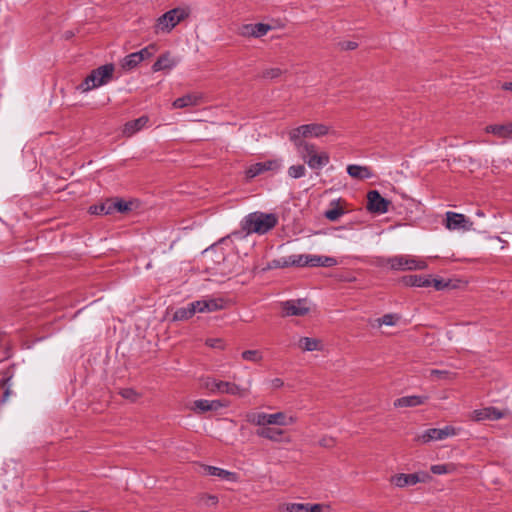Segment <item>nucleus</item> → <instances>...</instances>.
<instances>
[{
    "instance_id": "obj_47",
    "label": "nucleus",
    "mask_w": 512,
    "mask_h": 512,
    "mask_svg": "<svg viewBox=\"0 0 512 512\" xmlns=\"http://www.w3.org/2000/svg\"><path fill=\"white\" fill-rule=\"evenodd\" d=\"M200 500L204 501L206 505H216L218 503V498L215 495H203Z\"/></svg>"
},
{
    "instance_id": "obj_1",
    "label": "nucleus",
    "mask_w": 512,
    "mask_h": 512,
    "mask_svg": "<svg viewBox=\"0 0 512 512\" xmlns=\"http://www.w3.org/2000/svg\"><path fill=\"white\" fill-rule=\"evenodd\" d=\"M278 224V217L274 213L252 212L243 218L241 228L246 234L264 235Z\"/></svg>"
},
{
    "instance_id": "obj_33",
    "label": "nucleus",
    "mask_w": 512,
    "mask_h": 512,
    "mask_svg": "<svg viewBox=\"0 0 512 512\" xmlns=\"http://www.w3.org/2000/svg\"><path fill=\"white\" fill-rule=\"evenodd\" d=\"M111 214L115 211L124 213L131 210V203L122 199L110 200Z\"/></svg>"
},
{
    "instance_id": "obj_18",
    "label": "nucleus",
    "mask_w": 512,
    "mask_h": 512,
    "mask_svg": "<svg viewBox=\"0 0 512 512\" xmlns=\"http://www.w3.org/2000/svg\"><path fill=\"white\" fill-rule=\"evenodd\" d=\"M196 309L199 313L214 312L222 310L225 307V301L222 298H210L197 300Z\"/></svg>"
},
{
    "instance_id": "obj_50",
    "label": "nucleus",
    "mask_w": 512,
    "mask_h": 512,
    "mask_svg": "<svg viewBox=\"0 0 512 512\" xmlns=\"http://www.w3.org/2000/svg\"><path fill=\"white\" fill-rule=\"evenodd\" d=\"M278 268H281L279 258L269 261L267 263V266L263 270L267 271V270L278 269Z\"/></svg>"
},
{
    "instance_id": "obj_42",
    "label": "nucleus",
    "mask_w": 512,
    "mask_h": 512,
    "mask_svg": "<svg viewBox=\"0 0 512 512\" xmlns=\"http://www.w3.org/2000/svg\"><path fill=\"white\" fill-rule=\"evenodd\" d=\"M344 214V209L339 207V206H336L334 208H331L329 210H327L324 215L325 217L330 220V221H336L339 219L340 216H342Z\"/></svg>"
},
{
    "instance_id": "obj_24",
    "label": "nucleus",
    "mask_w": 512,
    "mask_h": 512,
    "mask_svg": "<svg viewBox=\"0 0 512 512\" xmlns=\"http://www.w3.org/2000/svg\"><path fill=\"white\" fill-rule=\"evenodd\" d=\"M347 173L350 177L364 180L373 177V172L367 166H361L356 164H350L347 166Z\"/></svg>"
},
{
    "instance_id": "obj_4",
    "label": "nucleus",
    "mask_w": 512,
    "mask_h": 512,
    "mask_svg": "<svg viewBox=\"0 0 512 512\" xmlns=\"http://www.w3.org/2000/svg\"><path fill=\"white\" fill-rule=\"evenodd\" d=\"M246 421L250 424L261 427H269V425L288 426L295 423V417H288L283 412L268 414L265 412H249L245 416Z\"/></svg>"
},
{
    "instance_id": "obj_2",
    "label": "nucleus",
    "mask_w": 512,
    "mask_h": 512,
    "mask_svg": "<svg viewBox=\"0 0 512 512\" xmlns=\"http://www.w3.org/2000/svg\"><path fill=\"white\" fill-rule=\"evenodd\" d=\"M203 385L211 394H227L230 396L244 398L251 392L252 379H248L246 385L242 386L235 382L222 381L213 377H208L205 379Z\"/></svg>"
},
{
    "instance_id": "obj_25",
    "label": "nucleus",
    "mask_w": 512,
    "mask_h": 512,
    "mask_svg": "<svg viewBox=\"0 0 512 512\" xmlns=\"http://www.w3.org/2000/svg\"><path fill=\"white\" fill-rule=\"evenodd\" d=\"M310 267H333L338 264L336 258L325 255L310 254Z\"/></svg>"
},
{
    "instance_id": "obj_14",
    "label": "nucleus",
    "mask_w": 512,
    "mask_h": 512,
    "mask_svg": "<svg viewBox=\"0 0 512 512\" xmlns=\"http://www.w3.org/2000/svg\"><path fill=\"white\" fill-rule=\"evenodd\" d=\"M271 29V25L264 23L243 24L238 28L237 34L242 37L260 38L265 36Z\"/></svg>"
},
{
    "instance_id": "obj_48",
    "label": "nucleus",
    "mask_w": 512,
    "mask_h": 512,
    "mask_svg": "<svg viewBox=\"0 0 512 512\" xmlns=\"http://www.w3.org/2000/svg\"><path fill=\"white\" fill-rule=\"evenodd\" d=\"M342 50H354L358 47V44L354 41H344L339 43Z\"/></svg>"
},
{
    "instance_id": "obj_28",
    "label": "nucleus",
    "mask_w": 512,
    "mask_h": 512,
    "mask_svg": "<svg viewBox=\"0 0 512 512\" xmlns=\"http://www.w3.org/2000/svg\"><path fill=\"white\" fill-rule=\"evenodd\" d=\"M196 312H198L196 302L193 301L185 307L178 308L173 315V319L177 321L188 320L194 316Z\"/></svg>"
},
{
    "instance_id": "obj_12",
    "label": "nucleus",
    "mask_w": 512,
    "mask_h": 512,
    "mask_svg": "<svg viewBox=\"0 0 512 512\" xmlns=\"http://www.w3.org/2000/svg\"><path fill=\"white\" fill-rule=\"evenodd\" d=\"M445 226L449 230L469 231L472 229L473 223L463 214L448 211Z\"/></svg>"
},
{
    "instance_id": "obj_11",
    "label": "nucleus",
    "mask_w": 512,
    "mask_h": 512,
    "mask_svg": "<svg viewBox=\"0 0 512 512\" xmlns=\"http://www.w3.org/2000/svg\"><path fill=\"white\" fill-rule=\"evenodd\" d=\"M283 316H304L309 313L310 308L306 299L288 300L281 303Z\"/></svg>"
},
{
    "instance_id": "obj_13",
    "label": "nucleus",
    "mask_w": 512,
    "mask_h": 512,
    "mask_svg": "<svg viewBox=\"0 0 512 512\" xmlns=\"http://www.w3.org/2000/svg\"><path fill=\"white\" fill-rule=\"evenodd\" d=\"M281 168V162L279 160L273 159L265 162H257L251 164L245 171L246 177L248 179H253L258 175L267 172V171H276Z\"/></svg>"
},
{
    "instance_id": "obj_29",
    "label": "nucleus",
    "mask_w": 512,
    "mask_h": 512,
    "mask_svg": "<svg viewBox=\"0 0 512 512\" xmlns=\"http://www.w3.org/2000/svg\"><path fill=\"white\" fill-rule=\"evenodd\" d=\"M403 281L411 287H430L432 284L430 277L422 275H409L404 277Z\"/></svg>"
},
{
    "instance_id": "obj_3",
    "label": "nucleus",
    "mask_w": 512,
    "mask_h": 512,
    "mask_svg": "<svg viewBox=\"0 0 512 512\" xmlns=\"http://www.w3.org/2000/svg\"><path fill=\"white\" fill-rule=\"evenodd\" d=\"M115 67L112 63L102 65L94 70L77 86V90L87 93L108 84L113 79Z\"/></svg>"
},
{
    "instance_id": "obj_22",
    "label": "nucleus",
    "mask_w": 512,
    "mask_h": 512,
    "mask_svg": "<svg viewBox=\"0 0 512 512\" xmlns=\"http://www.w3.org/2000/svg\"><path fill=\"white\" fill-rule=\"evenodd\" d=\"M428 400V396L422 395H409L397 398L394 401V407L403 408V407H416L424 404Z\"/></svg>"
},
{
    "instance_id": "obj_20",
    "label": "nucleus",
    "mask_w": 512,
    "mask_h": 512,
    "mask_svg": "<svg viewBox=\"0 0 512 512\" xmlns=\"http://www.w3.org/2000/svg\"><path fill=\"white\" fill-rule=\"evenodd\" d=\"M148 122H149V117L146 115H143L137 119L128 121L124 125L123 134L126 137H131L134 134H136L137 132H139L140 130H142L144 127H146Z\"/></svg>"
},
{
    "instance_id": "obj_23",
    "label": "nucleus",
    "mask_w": 512,
    "mask_h": 512,
    "mask_svg": "<svg viewBox=\"0 0 512 512\" xmlns=\"http://www.w3.org/2000/svg\"><path fill=\"white\" fill-rule=\"evenodd\" d=\"M485 132L498 138H512V122L505 124H492L485 127Z\"/></svg>"
},
{
    "instance_id": "obj_39",
    "label": "nucleus",
    "mask_w": 512,
    "mask_h": 512,
    "mask_svg": "<svg viewBox=\"0 0 512 512\" xmlns=\"http://www.w3.org/2000/svg\"><path fill=\"white\" fill-rule=\"evenodd\" d=\"M119 394L130 402H136L140 398V394L133 388H121Z\"/></svg>"
},
{
    "instance_id": "obj_32",
    "label": "nucleus",
    "mask_w": 512,
    "mask_h": 512,
    "mask_svg": "<svg viewBox=\"0 0 512 512\" xmlns=\"http://www.w3.org/2000/svg\"><path fill=\"white\" fill-rule=\"evenodd\" d=\"M430 470L436 475L450 474L456 471V465L454 463L436 464L432 465Z\"/></svg>"
},
{
    "instance_id": "obj_17",
    "label": "nucleus",
    "mask_w": 512,
    "mask_h": 512,
    "mask_svg": "<svg viewBox=\"0 0 512 512\" xmlns=\"http://www.w3.org/2000/svg\"><path fill=\"white\" fill-rule=\"evenodd\" d=\"M180 62V58L172 56L170 52L160 55L157 61L152 65L153 72L171 71Z\"/></svg>"
},
{
    "instance_id": "obj_38",
    "label": "nucleus",
    "mask_w": 512,
    "mask_h": 512,
    "mask_svg": "<svg viewBox=\"0 0 512 512\" xmlns=\"http://www.w3.org/2000/svg\"><path fill=\"white\" fill-rule=\"evenodd\" d=\"M310 254H293L292 261L295 267H310Z\"/></svg>"
},
{
    "instance_id": "obj_15",
    "label": "nucleus",
    "mask_w": 512,
    "mask_h": 512,
    "mask_svg": "<svg viewBox=\"0 0 512 512\" xmlns=\"http://www.w3.org/2000/svg\"><path fill=\"white\" fill-rule=\"evenodd\" d=\"M256 435L258 437L270 440L272 442H286L289 443L291 441L290 437L285 434V431L280 428L274 427H261L257 429Z\"/></svg>"
},
{
    "instance_id": "obj_35",
    "label": "nucleus",
    "mask_w": 512,
    "mask_h": 512,
    "mask_svg": "<svg viewBox=\"0 0 512 512\" xmlns=\"http://www.w3.org/2000/svg\"><path fill=\"white\" fill-rule=\"evenodd\" d=\"M241 357L245 361L259 363L263 359V355L259 350H246L243 351Z\"/></svg>"
},
{
    "instance_id": "obj_7",
    "label": "nucleus",
    "mask_w": 512,
    "mask_h": 512,
    "mask_svg": "<svg viewBox=\"0 0 512 512\" xmlns=\"http://www.w3.org/2000/svg\"><path fill=\"white\" fill-rule=\"evenodd\" d=\"M189 12L181 7L171 9L157 20L156 31L170 32L178 23L187 18Z\"/></svg>"
},
{
    "instance_id": "obj_51",
    "label": "nucleus",
    "mask_w": 512,
    "mask_h": 512,
    "mask_svg": "<svg viewBox=\"0 0 512 512\" xmlns=\"http://www.w3.org/2000/svg\"><path fill=\"white\" fill-rule=\"evenodd\" d=\"M431 281H432L431 286H433L437 291H440L448 286L446 283H444L442 280H439V279H431Z\"/></svg>"
},
{
    "instance_id": "obj_56",
    "label": "nucleus",
    "mask_w": 512,
    "mask_h": 512,
    "mask_svg": "<svg viewBox=\"0 0 512 512\" xmlns=\"http://www.w3.org/2000/svg\"><path fill=\"white\" fill-rule=\"evenodd\" d=\"M502 89L512 92V82H505L502 84Z\"/></svg>"
},
{
    "instance_id": "obj_44",
    "label": "nucleus",
    "mask_w": 512,
    "mask_h": 512,
    "mask_svg": "<svg viewBox=\"0 0 512 512\" xmlns=\"http://www.w3.org/2000/svg\"><path fill=\"white\" fill-rule=\"evenodd\" d=\"M282 74L280 68H269L263 71L262 77L265 79H275Z\"/></svg>"
},
{
    "instance_id": "obj_41",
    "label": "nucleus",
    "mask_w": 512,
    "mask_h": 512,
    "mask_svg": "<svg viewBox=\"0 0 512 512\" xmlns=\"http://www.w3.org/2000/svg\"><path fill=\"white\" fill-rule=\"evenodd\" d=\"M157 48L155 44H150L146 46L145 48L141 49L140 51H137V55L139 56L141 61H144L145 59H148L154 55Z\"/></svg>"
},
{
    "instance_id": "obj_52",
    "label": "nucleus",
    "mask_w": 512,
    "mask_h": 512,
    "mask_svg": "<svg viewBox=\"0 0 512 512\" xmlns=\"http://www.w3.org/2000/svg\"><path fill=\"white\" fill-rule=\"evenodd\" d=\"M448 374H449V372L445 371V370L433 369L430 371V375L432 377H437V378H445Z\"/></svg>"
},
{
    "instance_id": "obj_57",
    "label": "nucleus",
    "mask_w": 512,
    "mask_h": 512,
    "mask_svg": "<svg viewBox=\"0 0 512 512\" xmlns=\"http://www.w3.org/2000/svg\"><path fill=\"white\" fill-rule=\"evenodd\" d=\"M477 215L482 216V215H483V213H482V212H480V211H478V212H477Z\"/></svg>"
},
{
    "instance_id": "obj_54",
    "label": "nucleus",
    "mask_w": 512,
    "mask_h": 512,
    "mask_svg": "<svg viewBox=\"0 0 512 512\" xmlns=\"http://www.w3.org/2000/svg\"><path fill=\"white\" fill-rule=\"evenodd\" d=\"M284 385V382L280 378H274L271 380V386L275 389L281 388Z\"/></svg>"
},
{
    "instance_id": "obj_53",
    "label": "nucleus",
    "mask_w": 512,
    "mask_h": 512,
    "mask_svg": "<svg viewBox=\"0 0 512 512\" xmlns=\"http://www.w3.org/2000/svg\"><path fill=\"white\" fill-rule=\"evenodd\" d=\"M308 512H322L321 504H309L306 503Z\"/></svg>"
},
{
    "instance_id": "obj_43",
    "label": "nucleus",
    "mask_w": 512,
    "mask_h": 512,
    "mask_svg": "<svg viewBox=\"0 0 512 512\" xmlns=\"http://www.w3.org/2000/svg\"><path fill=\"white\" fill-rule=\"evenodd\" d=\"M399 320V316L396 314H385L381 318L378 319V324L381 325H387V326H393L396 324V322Z\"/></svg>"
},
{
    "instance_id": "obj_31",
    "label": "nucleus",
    "mask_w": 512,
    "mask_h": 512,
    "mask_svg": "<svg viewBox=\"0 0 512 512\" xmlns=\"http://www.w3.org/2000/svg\"><path fill=\"white\" fill-rule=\"evenodd\" d=\"M142 61L140 60L139 56L136 52L130 53L127 56H125L121 61V67L126 70L130 71L134 68H136Z\"/></svg>"
},
{
    "instance_id": "obj_30",
    "label": "nucleus",
    "mask_w": 512,
    "mask_h": 512,
    "mask_svg": "<svg viewBox=\"0 0 512 512\" xmlns=\"http://www.w3.org/2000/svg\"><path fill=\"white\" fill-rule=\"evenodd\" d=\"M299 347L307 352L321 350V342L316 338L302 337L299 340Z\"/></svg>"
},
{
    "instance_id": "obj_37",
    "label": "nucleus",
    "mask_w": 512,
    "mask_h": 512,
    "mask_svg": "<svg viewBox=\"0 0 512 512\" xmlns=\"http://www.w3.org/2000/svg\"><path fill=\"white\" fill-rule=\"evenodd\" d=\"M192 410L197 414L210 411L209 400L198 399L193 402Z\"/></svg>"
},
{
    "instance_id": "obj_26",
    "label": "nucleus",
    "mask_w": 512,
    "mask_h": 512,
    "mask_svg": "<svg viewBox=\"0 0 512 512\" xmlns=\"http://www.w3.org/2000/svg\"><path fill=\"white\" fill-rule=\"evenodd\" d=\"M204 469H205V472H206L207 475L216 476V477H219L222 480L232 481L233 482V481H236V479H237L236 473L230 472L228 470H225V469H222V468H219V467L205 466Z\"/></svg>"
},
{
    "instance_id": "obj_46",
    "label": "nucleus",
    "mask_w": 512,
    "mask_h": 512,
    "mask_svg": "<svg viewBox=\"0 0 512 512\" xmlns=\"http://www.w3.org/2000/svg\"><path fill=\"white\" fill-rule=\"evenodd\" d=\"M210 411H216L220 408L226 407L227 403L221 400H209Z\"/></svg>"
},
{
    "instance_id": "obj_8",
    "label": "nucleus",
    "mask_w": 512,
    "mask_h": 512,
    "mask_svg": "<svg viewBox=\"0 0 512 512\" xmlns=\"http://www.w3.org/2000/svg\"><path fill=\"white\" fill-rule=\"evenodd\" d=\"M388 264L393 270H424L427 268V263L415 256L411 255H397L388 259Z\"/></svg>"
},
{
    "instance_id": "obj_9",
    "label": "nucleus",
    "mask_w": 512,
    "mask_h": 512,
    "mask_svg": "<svg viewBox=\"0 0 512 512\" xmlns=\"http://www.w3.org/2000/svg\"><path fill=\"white\" fill-rule=\"evenodd\" d=\"M458 429L453 426L447 425L444 428H430L423 432L420 439L423 443L431 441L444 440L448 437L457 435Z\"/></svg>"
},
{
    "instance_id": "obj_45",
    "label": "nucleus",
    "mask_w": 512,
    "mask_h": 512,
    "mask_svg": "<svg viewBox=\"0 0 512 512\" xmlns=\"http://www.w3.org/2000/svg\"><path fill=\"white\" fill-rule=\"evenodd\" d=\"M206 345L211 348L224 349V341L220 338H210L206 340Z\"/></svg>"
},
{
    "instance_id": "obj_34",
    "label": "nucleus",
    "mask_w": 512,
    "mask_h": 512,
    "mask_svg": "<svg viewBox=\"0 0 512 512\" xmlns=\"http://www.w3.org/2000/svg\"><path fill=\"white\" fill-rule=\"evenodd\" d=\"M279 512H308L306 503H287L279 507Z\"/></svg>"
},
{
    "instance_id": "obj_10",
    "label": "nucleus",
    "mask_w": 512,
    "mask_h": 512,
    "mask_svg": "<svg viewBox=\"0 0 512 512\" xmlns=\"http://www.w3.org/2000/svg\"><path fill=\"white\" fill-rule=\"evenodd\" d=\"M391 202L384 197L377 190H371L367 193V209L376 214H384L388 212Z\"/></svg>"
},
{
    "instance_id": "obj_40",
    "label": "nucleus",
    "mask_w": 512,
    "mask_h": 512,
    "mask_svg": "<svg viewBox=\"0 0 512 512\" xmlns=\"http://www.w3.org/2000/svg\"><path fill=\"white\" fill-rule=\"evenodd\" d=\"M306 168L302 164L292 165L288 168V175L293 179H298L305 176Z\"/></svg>"
},
{
    "instance_id": "obj_19",
    "label": "nucleus",
    "mask_w": 512,
    "mask_h": 512,
    "mask_svg": "<svg viewBox=\"0 0 512 512\" xmlns=\"http://www.w3.org/2000/svg\"><path fill=\"white\" fill-rule=\"evenodd\" d=\"M504 417V413L495 407H485L473 411L472 418L475 421L499 420Z\"/></svg>"
},
{
    "instance_id": "obj_5",
    "label": "nucleus",
    "mask_w": 512,
    "mask_h": 512,
    "mask_svg": "<svg viewBox=\"0 0 512 512\" xmlns=\"http://www.w3.org/2000/svg\"><path fill=\"white\" fill-rule=\"evenodd\" d=\"M301 158L307 163V165L313 169H321L330 162V156L327 152H317V147L313 143H298L294 144Z\"/></svg>"
},
{
    "instance_id": "obj_49",
    "label": "nucleus",
    "mask_w": 512,
    "mask_h": 512,
    "mask_svg": "<svg viewBox=\"0 0 512 512\" xmlns=\"http://www.w3.org/2000/svg\"><path fill=\"white\" fill-rule=\"evenodd\" d=\"M281 268L293 266L292 255L279 258Z\"/></svg>"
},
{
    "instance_id": "obj_16",
    "label": "nucleus",
    "mask_w": 512,
    "mask_h": 512,
    "mask_svg": "<svg viewBox=\"0 0 512 512\" xmlns=\"http://www.w3.org/2000/svg\"><path fill=\"white\" fill-rule=\"evenodd\" d=\"M15 375V365H11L7 367L5 370L1 372V379H0V388L3 390V395L1 402L5 403L9 396L13 394L11 387H12V379Z\"/></svg>"
},
{
    "instance_id": "obj_55",
    "label": "nucleus",
    "mask_w": 512,
    "mask_h": 512,
    "mask_svg": "<svg viewBox=\"0 0 512 512\" xmlns=\"http://www.w3.org/2000/svg\"><path fill=\"white\" fill-rule=\"evenodd\" d=\"M320 444L325 447H332L334 445V442L332 439H329V440L323 439V440H321Z\"/></svg>"
},
{
    "instance_id": "obj_21",
    "label": "nucleus",
    "mask_w": 512,
    "mask_h": 512,
    "mask_svg": "<svg viewBox=\"0 0 512 512\" xmlns=\"http://www.w3.org/2000/svg\"><path fill=\"white\" fill-rule=\"evenodd\" d=\"M390 482L399 488H404L406 486H413L420 482V478L417 473L412 474H396L391 477Z\"/></svg>"
},
{
    "instance_id": "obj_36",
    "label": "nucleus",
    "mask_w": 512,
    "mask_h": 512,
    "mask_svg": "<svg viewBox=\"0 0 512 512\" xmlns=\"http://www.w3.org/2000/svg\"><path fill=\"white\" fill-rule=\"evenodd\" d=\"M110 200H107L104 203H101L99 205H94L89 208V211L91 214L96 215H108L111 214V207H110Z\"/></svg>"
},
{
    "instance_id": "obj_6",
    "label": "nucleus",
    "mask_w": 512,
    "mask_h": 512,
    "mask_svg": "<svg viewBox=\"0 0 512 512\" xmlns=\"http://www.w3.org/2000/svg\"><path fill=\"white\" fill-rule=\"evenodd\" d=\"M330 131V127L325 124L311 123L298 126L289 131V139L294 144L307 143L302 138L309 137H322L327 135Z\"/></svg>"
},
{
    "instance_id": "obj_27",
    "label": "nucleus",
    "mask_w": 512,
    "mask_h": 512,
    "mask_svg": "<svg viewBox=\"0 0 512 512\" xmlns=\"http://www.w3.org/2000/svg\"><path fill=\"white\" fill-rule=\"evenodd\" d=\"M200 100L201 96L198 94H186L175 99L172 105L174 108L181 109L189 106H196L199 104Z\"/></svg>"
}]
</instances>
